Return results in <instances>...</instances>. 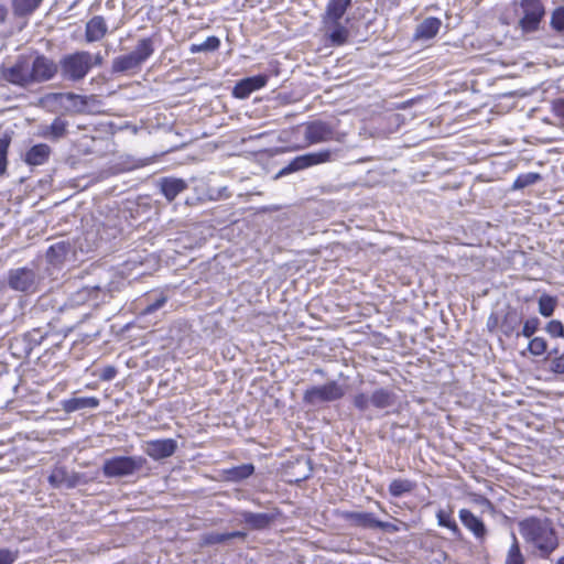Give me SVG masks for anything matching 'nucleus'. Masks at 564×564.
<instances>
[{
	"mask_svg": "<svg viewBox=\"0 0 564 564\" xmlns=\"http://www.w3.org/2000/svg\"><path fill=\"white\" fill-rule=\"evenodd\" d=\"M415 488V484L409 479H394L389 485V492L393 497H401L411 492Z\"/></svg>",
	"mask_w": 564,
	"mask_h": 564,
	"instance_id": "34",
	"label": "nucleus"
},
{
	"mask_svg": "<svg viewBox=\"0 0 564 564\" xmlns=\"http://www.w3.org/2000/svg\"><path fill=\"white\" fill-rule=\"evenodd\" d=\"M352 403L359 411L365 412L369 409L371 401L367 394L358 393L354 397Z\"/></svg>",
	"mask_w": 564,
	"mask_h": 564,
	"instance_id": "45",
	"label": "nucleus"
},
{
	"mask_svg": "<svg viewBox=\"0 0 564 564\" xmlns=\"http://www.w3.org/2000/svg\"><path fill=\"white\" fill-rule=\"evenodd\" d=\"M7 282L13 291L32 294L37 292L41 276L34 269L21 267L9 270Z\"/></svg>",
	"mask_w": 564,
	"mask_h": 564,
	"instance_id": "5",
	"label": "nucleus"
},
{
	"mask_svg": "<svg viewBox=\"0 0 564 564\" xmlns=\"http://www.w3.org/2000/svg\"><path fill=\"white\" fill-rule=\"evenodd\" d=\"M44 0H11L15 17H28L35 12Z\"/></svg>",
	"mask_w": 564,
	"mask_h": 564,
	"instance_id": "29",
	"label": "nucleus"
},
{
	"mask_svg": "<svg viewBox=\"0 0 564 564\" xmlns=\"http://www.w3.org/2000/svg\"><path fill=\"white\" fill-rule=\"evenodd\" d=\"M99 406V400L95 397L72 398L62 401V409L66 413H72L83 409H96Z\"/></svg>",
	"mask_w": 564,
	"mask_h": 564,
	"instance_id": "25",
	"label": "nucleus"
},
{
	"mask_svg": "<svg viewBox=\"0 0 564 564\" xmlns=\"http://www.w3.org/2000/svg\"><path fill=\"white\" fill-rule=\"evenodd\" d=\"M102 64V56L98 53L96 55H93V66H99Z\"/></svg>",
	"mask_w": 564,
	"mask_h": 564,
	"instance_id": "52",
	"label": "nucleus"
},
{
	"mask_svg": "<svg viewBox=\"0 0 564 564\" xmlns=\"http://www.w3.org/2000/svg\"><path fill=\"white\" fill-rule=\"evenodd\" d=\"M556 564H564V556H562L561 558H558V561L556 562Z\"/></svg>",
	"mask_w": 564,
	"mask_h": 564,
	"instance_id": "53",
	"label": "nucleus"
},
{
	"mask_svg": "<svg viewBox=\"0 0 564 564\" xmlns=\"http://www.w3.org/2000/svg\"><path fill=\"white\" fill-rule=\"evenodd\" d=\"M141 456H116L104 462L102 473L106 477H126L140 470L145 464Z\"/></svg>",
	"mask_w": 564,
	"mask_h": 564,
	"instance_id": "6",
	"label": "nucleus"
},
{
	"mask_svg": "<svg viewBox=\"0 0 564 564\" xmlns=\"http://www.w3.org/2000/svg\"><path fill=\"white\" fill-rule=\"evenodd\" d=\"M513 543L511 544L505 564H524V558L521 554L517 538L512 535Z\"/></svg>",
	"mask_w": 564,
	"mask_h": 564,
	"instance_id": "40",
	"label": "nucleus"
},
{
	"mask_svg": "<svg viewBox=\"0 0 564 564\" xmlns=\"http://www.w3.org/2000/svg\"><path fill=\"white\" fill-rule=\"evenodd\" d=\"M246 533L242 531H234V532H207L200 535L199 544L202 546H209L215 544H224L231 539L239 538L245 539Z\"/></svg>",
	"mask_w": 564,
	"mask_h": 564,
	"instance_id": "22",
	"label": "nucleus"
},
{
	"mask_svg": "<svg viewBox=\"0 0 564 564\" xmlns=\"http://www.w3.org/2000/svg\"><path fill=\"white\" fill-rule=\"evenodd\" d=\"M519 531L540 557L547 558L558 546L557 534L547 519H524L519 523Z\"/></svg>",
	"mask_w": 564,
	"mask_h": 564,
	"instance_id": "1",
	"label": "nucleus"
},
{
	"mask_svg": "<svg viewBox=\"0 0 564 564\" xmlns=\"http://www.w3.org/2000/svg\"><path fill=\"white\" fill-rule=\"evenodd\" d=\"M220 41L217 36H208L204 42L199 44H192L191 52H210L219 47Z\"/></svg>",
	"mask_w": 564,
	"mask_h": 564,
	"instance_id": "39",
	"label": "nucleus"
},
{
	"mask_svg": "<svg viewBox=\"0 0 564 564\" xmlns=\"http://www.w3.org/2000/svg\"><path fill=\"white\" fill-rule=\"evenodd\" d=\"M55 97L61 100L66 99L68 101H73L75 107H77L78 101L80 102L82 106L85 105V100L83 99V97L78 96L76 94H73V93L57 94V95H55Z\"/></svg>",
	"mask_w": 564,
	"mask_h": 564,
	"instance_id": "48",
	"label": "nucleus"
},
{
	"mask_svg": "<svg viewBox=\"0 0 564 564\" xmlns=\"http://www.w3.org/2000/svg\"><path fill=\"white\" fill-rule=\"evenodd\" d=\"M436 518H437V522L441 527H445V528L449 529L455 536L460 535V530H459L457 523L455 522V520H453L451 518V514L447 511L442 510V509L438 510L436 513Z\"/></svg>",
	"mask_w": 564,
	"mask_h": 564,
	"instance_id": "38",
	"label": "nucleus"
},
{
	"mask_svg": "<svg viewBox=\"0 0 564 564\" xmlns=\"http://www.w3.org/2000/svg\"><path fill=\"white\" fill-rule=\"evenodd\" d=\"M177 443L173 438L151 440L145 442L144 452L155 460H161L174 455Z\"/></svg>",
	"mask_w": 564,
	"mask_h": 564,
	"instance_id": "13",
	"label": "nucleus"
},
{
	"mask_svg": "<svg viewBox=\"0 0 564 564\" xmlns=\"http://www.w3.org/2000/svg\"><path fill=\"white\" fill-rule=\"evenodd\" d=\"M332 160L330 150L306 153L294 158L285 167L279 171L275 178L307 169L313 165L329 162Z\"/></svg>",
	"mask_w": 564,
	"mask_h": 564,
	"instance_id": "9",
	"label": "nucleus"
},
{
	"mask_svg": "<svg viewBox=\"0 0 564 564\" xmlns=\"http://www.w3.org/2000/svg\"><path fill=\"white\" fill-rule=\"evenodd\" d=\"M268 77L265 75H257L241 79L236 84L232 90V95L236 98L245 99L251 93L265 86Z\"/></svg>",
	"mask_w": 564,
	"mask_h": 564,
	"instance_id": "15",
	"label": "nucleus"
},
{
	"mask_svg": "<svg viewBox=\"0 0 564 564\" xmlns=\"http://www.w3.org/2000/svg\"><path fill=\"white\" fill-rule=\"evenodd\" d=\"M352 0H329L322 17L323 23H336L345 15Z\"/></svg>",
	"mask_w": 564,
	"mask_h": 564,
	"instance_id": "18",
	"label": "nucleus"
},
{
	"mask_svg": "<svg viewBox=\"0 0 564 564\" xmlns=\"http://www.w3.org/2000/svg\"><path fill=\"white\" fill-rule=\"evenodd\" d=\"M51 152L52 150L47 144L39 143L25 153L24 161L29 165H42L48 160Z\"/></svg>",
	"mask_w": 564,
	"mask_h": 564,
	"instance_id": "26",
	"label": "nucleus"
},
{
	"mask_svg": "<svg viewBox=\"0 0 564 564\" xmlns=\"http://www.w3.org/2000/svg\"><path fill=\"white\" fill-rule=\"evenodd\" d=\"M522 323V317L516 311H508L501 322L500 328L501 332L510 337L513 334L517 335L518 328Z\"/></svg>",
	"mask_w": 564,
	"mask_h": 564,
	"instance_id": "31",
	"label": "nucleus"
},
{
	"mask_svg": "<svg viewBox=\"0 0 564 564\" xmlns=\"http://www.w3.org/2000/svg\"><path fill=\"white\" fill-rule=\"evenodd\" d=\"M69 251V245L61 241L55 245H52L47 252L46 258L53 264H59L67 256Z\"/></svg>",
	"mask_w": 564,
	"mask_h": 564,
	"instance_id": "32",
	"label": "nucleus"
},
{
	"mask_svg": "<svg viewBox=\"0 0 564 564\" xmlns=\"http://www.w3.org/2000/svg\"><path fill=\"white\" fill-rule=\"evenodd\" d=\"M254 473L253 464H243L240 466L231 467L224 470L226 480L229 481H241L249 478Z\"/></svg>",
	"mask_w": 564,
	"mask_h": 564,
	"instance_id": "30",
	"label": "nucleus"
},
{
	"mask_svg": "<svg viewBox=\"0 0 564 564\" xmlns=\"http://www.w3.org/2000/svg\"><path fill=\"white\" fill-rule=\"evenodd\" d=\"M61 75L65 80L79 82L93 67V54L78 51L64 55L59 61Z\"/></svg>",
	"mask_w": 564,
	"mask_h": 564,
	"instance_id": "4",
	"label": "nucleus"
},
{
	"mask_svg": "<svg viewBox=\"0 0 564 564\" xmlns=\"http://www.w3.org/2000/svg\"><path fill=\"white\" fill-rule=\"evenodd\" d=\"M340 517L351 525L364 529H375L376 518L370 512L343 511Z\"/></svg>",
	"mask_w": 564,
	"mask_h": 564,
	"instance_id": "24",
	"label": "nucleus"
},
{
	"mask_svg": "<svg viewBox=\"0 0 564 564\" xmlns=\"http://www.w3.org/2000/svg\"><path fill=\"white\" fill-rule=\"evenodd\" d=\"M241 521L250 529V530H263L271 525L274 521L275 516L267 512H250L242 511L240 513Z\"/></svg>",
	"mask_w": 564,
	"mask_h": 564,
	"instance_id": "17",
	"label": "nucleus"
},
{
	"mask_svg": "<svg viewBox=\"0 0 564 564\" xmlns=\"http://www.w3.org/2000/svg\"><path fill=\"white\" fill-rule=\"evenodd\" d=\"M462 523L473 532L476 539L484 540L487 535L485 523L468 509L459 510Z\"/></svg>",
	"mask_w": 564,
	"mask_h": 564,
	"instance_id": "19",
	"label": "nucleus"
},
{
	"mask_svg": "<svg viewBox=\"0 0 564 564\" xmlns=\"http://www.w3.org/2000/svg\"><path fill=\"white\" fill-rule=\"evenodd\" d=\"M539 313L543 317H550L553 315L557 306V297L550 294H542L538 300Z\"/></svg>",
	"mask_w": 564,
	"mask_h": 564,
	"instance_id": "33",
	"label": "nucleus"
},
{
	"mask_svg": "<svg viewBox=\"0 0 564 564\" xmlns=\"http://www.w3.org/2000/svg\"><path fill=\"white\" fill-rule=\"evenodd\" d=\"M110 296V289L107 285L95 284L78 290L73 294L72 301L78 305L87 302L93 305H99V303L105 302Z\"/></svg>",
	"mask_w": 564,
	"mask_h": 564,
	"instance_id": "11",
	"label": "nucleus"
},
{
	"mask_svg": "<svg viewBox=\"0 0 564 564\" xmlns=\"http://www.w3.org/2000/svg\"><path fill=\"white\" fill-rule=\"evenodd\" d=\"M37 83L42 84L55 77L58 72V64L51 57L34 52Z\"/></svg>",
	"mask_w": 564,
	"mask_h": 564,
	"instance_id": "14",
	"label": "nucleus"
},
{
	"mask_svg": "<svg viewBox=\"0 0 564 564\" xmlns=\"http://www.w3.org/2000/svg\"><path fill=\"white\" fill-rule=\"evenodd\" d=\"M541 180L542 176L539 173L530 172L525 174H520L513 182L512 189H523L530 185L535 184Z\"/></svg>",
	"mask_w": 564,
	"mask_h": 564,
	"instance_id": "36",
	"label": "nucleus"
},
{
	"mask_svg": "<svg viewBox=\"0 0 564 564\" xmlns=\"http://www.w3.org/2000/svg\"><path fill=\"white\" fill-rule=\"evenodd\" d=\"M523 15L520 25L525 32L538 30L539 24L545 13L544 7L540 0H521Z\"/></svg>",
	"mask_w": 564,
	"mask_h": 564,
	"instance_id": "10",
	"label": "nucleus"
},
{
	"mask_svg": "<svg viewBox=\"0 0 564 564\" xmlns=\"http://www.w3.org/2000/svg\"><path fill=\"white\" fill-rule=\"evenodd\" d=\"M551 26L555 31L564 33V7H558L552 12Z\"/></svg>",
	"mask_w": 564,
	"mask_h": 564,
	"instance_id": "43",
	"label": "nucleus"
},
{
	"mask_svg": "<svg viewBox=\"0 0 564 564\" xmlns=\"http://www.w3.org/2000/svg\"><path fill=\"white\" fill-rule=\"evenodd\" d=\"M545 330L552 337H564V325L557 319L550 321L545 326Z\"/></svg>",
	"mask_w": 564,
	"mask_h": 564,
	"instance_id": "44",
	"label": "nucleus"
},
{
	"mask_svg": "<svg viewBox=\"0 0 564 564\" xmlns=\"http://www.w3.org/2000/svg\"><path fill=\"white\" fill-rule=\"evenodd\" d=\"M551 370L558 375H564V352L556 356L551 361Z\"/></svg>",
	"mask_w": 564,
	"mask_h": 564,
	"instance_id": "47",
	"label": "nucleus"
},
{
	"mask_svg": "<svg viewBox=\"0 0 564 564\" xmlns=\"http://www.w3.org/2000/svg\"><path fill=\"white\" fill-rule=\"evenodd\" d=\"M8 17V8L0 3V24L4 23Z\"/></svg>",
	"mask_w": 564,
	"mask_h": 564,
	"instance_id": "51",
	"label": "nucleus"
},
{
	"mask_svg": "<svg viewBox=\"0 0 564 564\" xmlns=\"http://www.w3.org/2000/svg\"><path fill=\"white\" fill-rule=\"evenodd\" d=\"M371 405L377 409H387L395 403V394L388 389H377L370 395Z\"/></svg>",
	"mask_w": 564,
	"mask_h": 564,
	"instance_id": "27",
	"label": "nucleus"
},
{
	"mask_svg": "<svg viewBox=\"0 0 564 564\" xmlns=\"http://www.w3.org/2000/svg\"><path fill=\"white\" fill-rule=\"evenodd\" d=\"M375 529H380L387 532H397L399 530V528L395 524L390 522H383L378 519H376Z\"/></svg>",
	"mask_w": 564,
	"mask_h": 564,
	"instance_id": "50",
	"label": "nucleus"
},
{
	"mask_svg": "<svg viewBox=\"0 0 564 564\" xmlns=\"http://www.w3.org/2000/svg\"><path fill=\"white\" fill-rule=\"evenodd\" d=\"M345 395V388L333 380L323 386H313L305 390L303 401L310 405L334 402Z\"/></svg>",
	"mask_w": 564,
	"mask_h": 564,
	"instance_id": "7",
	"label": "nucleus"
},
{
	"mask_svg": "<svg viewBox=\"0 0 564 564\" xmlns=\"http://www.w3.org/2000/svg\"><path fill=\"white\" fill-rule=\"evenodd\" d=\"M11 143V137L7 131L0 130V175L7 171V153Z\"/></svg>",
	"mask_w": 564,
	"mask_h": 564,
	"instance_id": "35",
	"label": "nucleus"
},
{
	"mask_svg": "<svg viewBox=\"0 0 564 564\" xmlns=\"http://www.w3.org/2000/svg\"><path fill=\"white\" fill-rule=\"evenodd\" d=\"M303 129L307 145L339 140L336 127L324 120L308 121L303 124Z\"/></svg>",
	"mask_w": 564,
	"mask_h": 564,
	"instance_id": "8",
	"label": "nucleus"
},
{
	"mask_svg": "<svg viewBox=\"0 0 564 564\" xmlns=\"http://www.w3.org/2000/svg\"><path fill=\"white\" fill-rule=\"evenodd\" d=\"M117 376V369L116 367L113 366H107L105 367L100 373H99V378L100 380L102 381H110L112 380L115 377Z\"/></svg>",
	"mask_w": 564,
	"mask_h": 564,
	"instance_id": "49",
	"label": "nucleus"
},
{
	"mask_svg": "<svg viewBox=\"0 0 564 564\" xmlns=\"http://www.w3.org/2000/svg\"><path fill=\"white\" fill-rule=\"evenodd\" d=\"M18 551L0 549V564H13L18 558Z\"/></svg>",
	"mask_w": 564,
	"mask_h": 564,
	"instance_id": "46",
	"label": "nucleus"
},
{
	"mask_svg": "<svg viewBox=\"0 0 564 564\" xmlns=\"http://www.w3.org/2000/svg\"><path fill=\"white\" fill-rule=\"evenodd\" d=\"M47 480L53 488L66 487L68 489L75 488L79 484L87 482V479L84 478V475L74 471L69 473L63 466L54 467Z\"/></svg>",
	"mask_w": 564,
	"mask_h": 564,
	"instance_id": "12",
	"label": "nucleus"
},
{
	"mask_svg": "<svg viewBox=\"0 0 564 564\" xmlns=\"http://www.w3.org/2000/svg\"><path fill=\"white\" fill-rule=\"evenodd\" d=\"M323 25L334 45H343L347 41L349 32L340 21H336V23H323Z\"/></svg>",
	"mask_w": 564,
	"mask_h": 564,
	"instance_id": "28",
	"label": "nucleus"
},
{
	"mask_svg": "<svg viewBox=\"0 0 564 564\" xmlns=\"http://www.w3.org/2000/svg\"><path fill=\"white\" fill-rule=\"evenodd\" d=\"M540 324V319L535 316L528 318L523 324L521 333H517V336L522 335L527 338H531L534 335V333L539 329Z\"/></svg>",
	"mask_w": 564,
	"mask_h": 564,
	"instance_id": "42",
	"label": "nucleus"
},
{
	"mask_svg": "<svg viewBox=\"0 0 564 564\" xmlns=\"http://www.w3.org/2000/svg\"><path fill=\"white\" fill-rule=\"evenodd\" d=\"M147 301L148 304L141 311L142 315H150L155 311L160 310L161 307H163L164 304L167 302V296L163 292H160L154 299L149 296Z\"/></svg>",
	"mask_w": 564,
	"mask_h": 564,
	"instance_id": "37",
	"label": "nucleus"
},
{
	"mask_svg": "<svg viewBox=\"0 0 564 564\" xmlns=\"http://www.w3.org/2000/svg\"><path fill=\"white\" fill-rule=\"evenodd\" d=\"M158 186L166 200L172 202L178 194L187 189L188 184L178 177H161L158 181Z\"/></svg>",
	"mask_w": 564,
	"mask_h": 564,
	"instance_id": "16",
	"label": "nucleus"
},
{
	"mask_svg": "<svg viewBox=\"0 0 564 564\" xmlns=\"http://www.w3.org/2000/svg\"><path fill=\"white\" fill-rule=\"evenodd\" d=\"M442 22L437 18H426L420 24H417L413 37L415 40H431L440 31Z\"/></svg>",
	"mask_w": 564,
	"mask_h": 564,
	"instance_id": "23",
	"label": "nucleus"
},
{
	"mask_svg": "<svg viewBox=\"0 0 564 564\" xmlns=\"http://www.w3.org/2000/svg\"><path fill=\"white\" fill-rule=\"evenodd\" d=\"M68 127L67 120L56 117L51 124L42 127L40 135L52 141H58L67 135Z\"/></svg>",
	"mask_w": 564,
	"mask_h": 564,
	"instance_id": "21",
	"label": "nucleus"
},
{
	"mask_svg": "<svg viewBox=\"0 0 564 564\" xmlns=\"http://www.w3.org/2000/svg\"><path fill=\"white\" fill-rule=\"evenodd\" d=\"M107 31L108 25L106 20L101 15H95L86 23V41L89 43L100 41L107 34Z\"/></svg>",
	"mask_w": 564,
	"mask_h": 564,
	"instance_id": "20",
	"label": "nucleus"
},
{
	"mask_svg": "<svg viewBox=\"0 0 564 564\" xmlns=\"http://www.w3.org/2000/svg\"><path fill=\"white\" fill-rule=\"evenodd\" d=\"M153 41L144 37L138 41L135 48L126 55H120L112 61V73H127L139 70L142 64L153 54Z\"/></svg>",
	"mask_w": 564,
	"mask_h": 564,
	"instance_id": "3",
	"label": "nucleus"
},
{
	"mask_svg": "<svg viewBox=\"0 0 564 564\" xmlns=\"http://www.w3.org/2000/svg\"><path fill=\"white\" fill-rule=\"evenodd\" d=\"M2 78L22 88L39 84L34 53L19 55L12 65L2 69Z\"/></svg>",
	"mask_w": 564,
	"mask_h": 564,
	"instance_id": "2",
	"label": "nucleus"
},
{
	"mask_svg": "<svg viewBox=\"0 0 564 564\" xmlns=\"http://www.w3.org/2000/svg\"><path fill=\"white\" fill-rule=\"evenodd\" d=\"M528 350L533 356H542L547 350V343L543 337H534L529 341Z\"/></svg>",
	"mask_w": 564,
	"mask_h": 564,
	"instance_id": "41",
	"label": "nucleus"
}]
</instances>
